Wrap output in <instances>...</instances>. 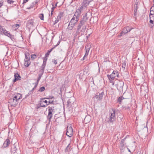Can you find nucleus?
Returning a JSON list of instances; mask_svg holds the SVG:
<instances>
[{
	"mask_svg": "<svg viewBox=\"0 0 154 154\" xmlns=\"http://www.w3.org/2000/svg\"><path fill=\"white\" fill-rule=\"evenodd\" d=\"M58 22L57 21V20H56L54 23V24H56Z\"/></svg>",
	"mask_w": 154,
	"mask_h": 154,
	"instance_id": "nucleus-61",
	"label": "nucleus"
},
{
	"mask_svg": "<svg viewBox=\"0 0 154 154\" xmlns=\"http://www.w3.org/2000/svg\"><path fill=\"white\" fill-rule=\"evenodd\" d=\"M14 79L13 81L14 83L16 81L21 80V77L20 76V75L18 74L17 72L15 73L14 75Z\"/></svg>",
	"mask_w": 154,
	"mask_h": 154,
	"instance_id": "nucleus-13",
	"label": "nucleus"
},
{
	"mask_svg": "<svg viewBox=\"0 0 154 154\" xmlns=\"http://www.w3.org/2000/svg\"><path fill=\"white\" fill-rule=\"evenodd\" d=\"M134 16H135L137 14H136L137 12H135V11H134Z\"/></svg>",
	"mask_w": 154,
	"mask_h": 154,
	"instance_id": "nucleus-62",
	"label": "nucleus"
},
{
	"mask_svg": "<svg viewBox=\"0 0 154 154\" xmlns=\"http://www.w3.org/2000/svg\"><path fill=\"white\" fill-rule=\"evenodd\" d=\"M73 131L71 125H69L67 127L66 135L68 137H71L73 135Z\"/></svg>",
	"mask_w": 154,
	"mask_h": 154,
	"instance_id": "nucleus-6",
	"label": "nucleus"
},
{
	"mask_svg": "<svg viewBox=\"0 0 154 154\" xmlns=\"http://www.w3.org/2000/svg\"><path fill=\"white\" fill-rule=\"evenodd\" d=\"M72 102L71 101V99H69L67 102V106L69 108L72 107Z\"/></svg>",
	"mask_w": 154,
	"mask_h": 154,
	"instance_id": "nucleus-24",
	"label": "nucleus"
},
{
	"mask_svg": "<svg viewBox=\"0 0 154 154\" xmlns=\"http://www.w3.org/2000/svg\"><path fill=\"white\" fill-rule=\"evenodd\" d=\"M122 107L123 109L125 110H129L130 109V106L129 105L123 106Z\"/></svg>",
	"mask_w": 154,
	"mask_h": 154,
	"instance_id": "nucleus-31",
	"label": "nucleus"
},
{
	"mask_svg": "<svg viewBox=\"0 0 154 154\" xmlns=\"http://www.w3.org/2000/svg\"><path fill=\"white\" fill-rule=\"evenodd\" d=\"M45 87L44 86L42 87L39 88L38 91L40 92H42L45 90Z\"/></svg>",
	"mask_w": 154,
	"mask_h": 154,
	"instance_id": "nucleus-36",
	"label": "nucleus"
},
{
	"mask_svg": "<svg viewBox=\"0 0 154 154\" xmlns=\"http://www.w3.org/2000/svg\"><path fill=\"white\" fill-rule=\"evenodd\" d=\"M124 140H122L120 142L119 147L120 149H122L124 146Z\"/></svg>",
	"mask_w": 154,
	"mask_h": 154,
	"instance_id": "nucleus-25",
	"label": "nucleus"
},
{
	"mask_svg": "<svg viewBox=\"0 0 154 154\" xmlns=\"http://www.w3.org/2000/svg\"><path fill=\"white\" fill-rule=\"evenodd\" d=\"M35 88H33L31 90H30V92H31V93L32 94V93L34 91V90L35 89Z\"/></svg>",
	"mask_w": 154,
	"mask_h": 154,
	"instance_id": "nucleus-56",
	"label": "nucleus"
},
{
	"mask_svg": "<svg viewBox=\"0 0 154 154\" xmlns=\"http://www.w3.org/2000/svg\"><path fill=\"white\" fill-rule=\"evenodd\" d=\"M75 25V24H73V23H70V22H69L68 25L67 29L69 30H72L73 28Z\"/></svg>",
	"mask_w": 154,
	"mask_h": 154,
	"instance_id": "nucleus-21",
	"label": "nucleus"
},
{
	"mask_svg": "<svg viewBox=\"0 0 154 154\" xmlns=\"http://www.w3.org/2000/svg\"><path fill=\"white\" fill-rule=\"evenodd\" d=\"M43 102L45 103H46L47 104L48 103V102L46 100H45Z\"/></svg>",
	"mask_w": 154,
	"mask_h": 154,
	"instance_id": "nucleus-59",
	"label": "nucleus"
},
{
	"mask_svg": "<svg viewBox=\"0 0 154 154\" xmlns=\"http://www.w3.org/2000/svg\"><path fill=\"white\" fill-rule=\"evenodd\" d=\"M35 88H33L31 90H30V92H31V93L32 94V93L34 91V90L35 89Z\"/></svg>",
	"mask_w": 154,
	"mask_h": 154,
	"instance_id": "nucleus-57",
	"label": "nucleus"
},
{
	"mask_svg": "<svg viewBox=\"0 0 154 154\" xmlns=\"http://www.w3.org/2000/svg\"><path fill=\"white\" fill-rule=\"evenodd\" d=\"M19 25L18 24H14L13 25L12 28L15 30L17 29L19 27Z\"/></svg>",
	"mask_w": 154,
	"mask_h": 154,
	"instance_id": "nucleus-28",
	"label": "nucleus"
},
{
	"mask_svg": "<svg viewBox=\"0 0 154 154\" xmlns=\"http://www.w3.org/2000/svg\"><path fill=\"white\" fill-rule=\"evenodd\" d=\"M110 115L109 121L110 122H112L116 120L115 112L116 110L114 109H112V112H110Z\"/></svg>",
	"mask_w": 154,
	"mask_h": 154,
	"instance_id": "nucleus-8",
	"label": "nucleus"
},
{
	"mask_svg": "<svg viewBox=\"0 0 154 154\" xmlns=\"http://www.w3.org/2000/svg\"><path fill=\"white\" fill-rule=\"evenodd\" d=\"M55 8V7L54 6V5L53 4H52V8L51 9V11H54Z\"/></svg>",
	"mask_w": 154,
	"mask_h": 154,
	"instance_id": "nucleus-50",
	"label": "nucleus"
},
{
	"mask_svg": "<svg viewBox=\"0 0 154 154\" xmlns=\"http://www.w3.org/2000/svg\"><path fill=\"white\" fill-rule=\"evenodd\" d=\"M13 98L14 99L16 100H17V101H18L19 100H18L17 99V96L16 95H15V94H14V95H13Z\"/></svg>",
	"mask_w": 154,
	"mask_h": 154,
	"instance_id": "nucleus-42",
	"label": "nucleus"
},
{
	"mask_svg": "<svg viewBox=\"0 0 154 154\" xmlns=\"http://www.w3.org/2000/svg\"><path fill=\"white\" fill-rule=\"evenodd\" d=\"M90 48V47H88V46H85V49L86 52H85V54L83 58V60H85V57H87L88 55V53H89V51Z\"/></svg>",
	"mask_w": 154,
	"mask_h": 154,
	"instance_id": "nucleus-16",
	"label": "nucleus"
},
{
	"mask_svg": "<svg viewBox=\"0 0 154 154\" xmlns=\"http://www.w3.org/2000/svg\"><path fill=\"white\" fill-rule=\"evenodd\" d=\"M28 0H23V3L22 4V5H23L24 4L26 3L27 2H28Z\"/></svg>",
	"mask_w": 154,
	"mask_h": 154,
	"instance_id": "nucleus-54",
	"label": "nucleus"
},
{
	"mask_svg": "<svg viewBox=\"0 0 154 154\" xmlns=\"http://www.w3.org/2000/svg\"><path fill=\"white\" fill-rule=\"evenodd\" d=\"M119 73L117 71H114L111 75H107V77L109 80L110 82L114 80L116 77H119Z\"/></svg>",
	"mask_w": 154,
	"mask_h": 154,
	"instance_id": "nucleus-4",
	"label": "nucleus"
},
{
	"mask_svg": "<svg viewBox=\"0 0 154 154\" xmlns=\"http://www.w3.org/2000/svg\"><path fill=\"white\" fill-rule=\"evenodd\" d=\"M52 62L55 65H56L57 63V60H55V59L52 60Z\"/></svg>",
	"mask_w": 154,
	"mask_h": 154,
	"instance_id": "nucleus-43",
	"label": "nucleus"
},
{
	"mask_svg": "<svg viewBox=\"0 0 154 154\" xmlns=\"http://www.w3.org/2000/svg\"><path fill=\"white\" fill-rule=\"evenodd\" d=\"M79 20V18H78V17H75L74 16H73V17L71 19V20H70V23H72L73 24H75V23H77V21Z\"/></svg>",
	"mask_w": 154,
	"mask_h": 154,
	"instance_id": "nucleus-17",
	"label": "nucleus"
},
{
	"mask_svg": "<svg viewBox=\"0 0 154 154\" xmlns=\"http://www.w3.org/2000/svg\"><path fill=\"white\" fill-rule=\"evenodd\" d=\"M17 97V98L19 100L22 97V95L20 93H15Z\"/></svg>",
	"mask_w": 154,
	"mask_h": 154,
	"instance_id": "nucleus-29",
	"label": "nucleus"
},
{
	"mask_svg": "<svg viewBox=\"0 0 154 154\" xmlns=\"http://www.w3.org/2000/svg\"><path fill=\"white\" fill-rule=\"evenodd\" d=\"M122 66L123 68L124 69L125 68L126 66V63L125 62H124L122 63Z\"/></svg>",
	"mask_w": 154,
	"mask_h": 154,
	"instance_id": "nucleus-45",
	"label": "nucleus"
},
{
	"mask_svg": "<svg viewBox=\"0 0 154 154\" xmlns=\"http://www.w3.org/2000/svg\"><path fill=\"white\" fill-rule=\"evenodd\" d=\"M85 8H83L81 9L80 6L79 7V9L76 10V11L75 13L74 16L75 17V16L76 17H78V18H79V17L81 14V10Z\"/></svg>",
	"mask_w": 154,
	"mask_h": 154,
	"instance_id": "nucleus-15",
	"label": "nucleus"
},
{
	"mask_svg": "<svg viewBox=\"0 0 154 154\" xmlns=\"http://www.w3.org/2000/svg\"><path fill=\"white\" fill-rule=\"evenodd\" d=\"M10 143V141L9 138H7L4 142L2 146L3 148H5L8 146Z\"/></svg>",
	"mask_w": 154,
	"mask_h": 154,
	"instance_id": "nucleus-14",
	"label": "nucleus"
},
{
	"mask_svg": "<svg viewBox=\"0 0 154 154\" xmlns=\"http://www.w3.org/2000/svg\"><path fill=\"white\" fill-rule=\"evenodd\" d=\"M30 57H28L26 54L25 55V58L24 59L25 63H24L25 66L28 67L30 65L31 62L30 61Z\"/></svg>",
	"mask_w": 154,
	"mask_h": 154,
	"instance_id": "nucleus-12",
	"label": "nucleus"
},
{
	"mask_svg": "<svg viewBox=\"0 0 154 154\" xmlns=\"http://www.w3.org/2000/svg\"><path fill=\"white\" fill-rule=\"evenodd\" d=\"M54 11H51V15L52 16L53 13Z\"/></svg>",
	"mask_w": 154,
	"mask_h": 154,
	"instance_id": "nucleus-60",
	"label": "nucleus"
},
{
	"mask_svg": "<svg viewBox=\"0 0 154 154\" xmlns=\"http://www.w3.org/2000/svg\"><path fill=\"white\" fill-rule=\"evenodd\" d=\"M88 20V17H87V13H86L83 16L82 19L81 20L82 21H83L85 23Z\"/></svg>",
	"mask_w": 154,
	"mask_h": 154,
	"instance_id": "nucleus-23",
	"label": "nucleus"
},
{
	"mask_svg": "<svg viewBox=\"0 0 154 154\" xmlns=\"http://www.w3.org/2000/svg\"><path fill=\"white\" fill-rule=\"evenodd\" d=\"M125 28L127 30V31H128V32H130V31L131 29V28L129 26H127Z\"/></svg>",
	"mask_w": 154,
	"mask_h": 154,
	"instance_id": "nucleus-40",
	"label": "nucleus"
},
{
	"mask_svg": "<svg viewBox=\"0 0 154 154\" xmlns=\"http://www.w3.org/2000/svg\"><path fill=\"white\" fill-rule=\"evenodd\" d=\"M44 70L43 69H41L39 71L38 75H42L44 72Z\"/></svg>",
	"mask_w": 154,
	"mask_h": 154,
	"instance_id": "nucleus-32",
	"label": "nucleus"
},
{
	"mask_svg": "<svg viewBox=\"0 0 154 154\" xmlns=\"http://www.w3.org/2000/svg\"><path fill=\"white\" fill-rule=\"evenodd\" d=\"M71 148V146H70V144L69 143L68 145L67 146L66 149L65 150V151L66 152H68L69 151L70 149Z\"/></svg>",
	"mask_w": 154,
	"mask_h": 154,
	"instance_id": "nucleus-27",
	"label": "nucleus"
},
{
	"mask_svg": "<svg viewBox=\"0 0 154 154\" xmlns=\"http://www.w3.org/2000/svg\"><path fill=\"white\" fill-rule=\"evenodd\" d=\"M38 0H36L31 3H30L29 4V5H27L26 8L28 9H30L32 8H33L34 7H37V3H38Z\"/></svg>",
	"mask_w": 154,
	"mask_h": 154,
	"instance_id": "nucleus-7",
	"label": "nucleus"
},
{
	"mask_svg": "<svg viewBox=\"0 0 154 154\" xmlns=\"http://www.w3.org/2000/svg\"><path fill=\"white\" fill-rule=\"evenodd\" d=\"M54 98V97L53 96H50L49 98H44V99H52Z\"/></svg>",
	"mask_w": 154,
	"mask_h": 154,
	"instance_id": "nucleus-49",
	"label": "nucleus"
},
{
	"mask_svg": "<svg viewBox=\"0 0 154 154\" xmlns=\"http://www.w3.org/2000/svg\"><path fill=\"white\" fill-rule=\"evenodd\" d=\"M112 85H114V82H112Z\"/></svg>",
	"mask_w": 154,
	"mask_h": 154,
	"instance_id": "nucleus-64",
	"label": "nucleus"
},
{
	"mask_svg": "<svg viewBox=\"0 0 154 154\" xmlns=\"http://www.w3.org/2000/svg\"><path fill=\"white\" fill-rule=\"evenodd\" d=\"M48 115L47 116V118L49 121V123L51 122V119L53 116V115L55 112V110L54 109V106H50L48 107Z\"/></svg>",
	"mask_w": 154,
	"mask_h": 154,
	"instance_id": "nucleus-3",
	"label": "nucleus"
},
{
	"mask_svg": "<svg viewBox=\"0 0 154 154\" xmlns=\"http://www.w3.org/2000/svg\"><path fill=\"white\" fill-rule=\"evenodd\" d=\"M39 17L40 18L41 20H44V14H39Z\"/></svg>",
	"mask_w": 154,
	"mask_h": 154,
	"instance_id": "nucleus-37",
	"label": "nucleus"
},
{
	"mask_svg": "<svg viewBox=\"0 0 154 154\" xmlns=\"http://www.w3.org/2000/svg\"><path fill=\"white\" fill-rule=\"evenodd\" d=\"M124 84V82L122 81H118L117 82V83L115 85L119 92H123Z\"/></svg>",
	"mask_w": 154,
	"mask_h": 154,
	"instance_id": "nucleus-5",
	"label": "nucleus"
},
{
	"mask_svg": "<svg viewBox=\"0 0 154 154\" xmlns=\"http://www.w3.org/2000/svg\"><path fill=\"white\" fill-rule=\"evenodd\" d=\"M56 20H57V21L58 22V21H59L60 19H58L57 18L56 19Z\"/></svg>",
	"mask_w": 154,
	"mask_h": 154,
	"instance_id": "nucleus-63",
	"label": "nucleus"
},
{
	"mask_svg": "<svg viewBox=\"0 0 154 154\" xmlns=\"http://www.w3.org/2000/svg\"><path fill=\"white\" fill-rule=\"evenodd\" d=\"M32 94V93H31V92H30V91H29L28 93L26 94L25 96V98H27L28 97H29L30 95Z\"/></svg>",
	"mask_w": 154,
	"mask_h": 154,
	"instance_id": "nucleus-44",
	"label": "nucleus"
},
{
	"mask_svg": "<svg viewBox=\"0 0 154 154\" xmlns=\"http://www.w3.org/2000/svg\"><path fill=\"white\" fill-rule=\"evenodd\" d=\"M53 101H49L48 102V103L47 104V105H48L50 104H53Z\"/></svg>",
	"mask_w": 154,
	"mask_h": 154,
	"instance_id": "nucleus-48",
	"label": "nucleus"
},
{
	"mask_svg": "<svg viewBox=\"0 0 154 154\" xmlns=\"http://www.w3.org/2000/svg\"><path fill=\"white\" fill-rule=\"evenodd\" d=\"M36 57V55L35 54H32L31 55V58L32 60H33Z\"/></svg>",
	"mask_w": 154,
	"mask_h": 154,
	"instance_id": "nucleus-41",
	"label": "nucleus"
},
{
	"mask_svg": "<svg viewBox=\"0 0 154 154\" xmlns=\"http://www.w3.org/2000/svg\"><path fill=\"white\" fill-rule=\"evenodd\" d=\"M8 103L11 106L15 107L18 103V101L12 98H10L8 101Z\"/></svg>",
	"mask_w": 154,
	"mask_h": 154,
	"instance_id": "nucleus-10",
	"label": "nucleus"
},
{
	"mask_svg": "<svg viewBox=\"0 0 154 154\" xmlns=\"http://www.w3.org/2000/svg\"><path fill=\"white\" fill-rule=\"evenodd\" d=\"M0 34L8 36L12 41H14L15 40L14 35L11 34L9 32L6 30L2 26H0Z\"/></svg>",
	"mask_w": 154,
	"mask_h": 154,
	"instance_id": "nucleus-1",
	"label": "nucleus"
},
{
	"mask_svg": "<svg viewBox=\"0 0 154 154\" xmlns=\"http://www.w3.org/2000/svg\"><path fill=\"white\" fill-rule=\"evenodd\" d=\"M7 2L8 4H13L14 2L12 0H7Z\"/></svg>",
	"mask_w": 154,
	"mask_h": 154,
	"instance_id": "nucleus-38",
	"label": "nucleus"
},
{
	"mask_svg": "<svg viewBox=\"0 0 154 154\" xmlns=\"http://www.w3.org/2000/svg\"><path fill=\"white\" fill-rule=\"evenodd\" d=\"M42 76L41 75H38V79L37 80V82H38H38H39V81L40 80V79H41V78L42 77Z\"/></svg>",
	"mask_w": 154,
	"mask_h": 154,
	"instance_id": "nucleus-47",
	"label": "nucleus"
},
{
	"mask_svg": "<svg viewBox=\"0 0 154 154\" xmlns=\"http://www.w3.org/2000/svg\"><path fill=\"white\" fill-rule=\"evenodd\" d=\"M17 150V148H16L15 146V144H14L13 145V147L12 148L11 151L13 153H15L16 152Z\"/></svg>",
	"mask_w": 154,
	"mask_h": 154,
	"instance_id": "nucleus-30",
	"label": "nucleus"
},
{
	"mask_svg": "<svg viewBox=\"0 0 154 154\" xmlns=\"http://www.w3.org/2000/svg\"><path fill=\"white\" fill-rule=\"evenodd\" d=\"M152 7L150 8V11L149 14V18L150 19L152 18L153 20H154V11L152 10Z\"/></svg>",
	"mask_w": 154,
	"mask_h": 154,
	"instance_id": "nucleus-20",
	"label": "nucleus"
},
{
	"mask_svg": "<svg viewBox=\"0 0 154 154\" xmlns=\"http://www.w3.org/2000/svg\"><path fill=\"white\" fill-rule=\"evenodd\" d=\"M61 17L60 16L58 15L57 17V18L60 20Z\"/></svg>",
	"mask_w": 154,
	"mask_h": 154,
	"instance_id": "nucleus-58",
	"label": "nucleus"
},
{
	"mask_svg": "<svg viewBox=\"0 0 154 154\" xmlns=\"http://www.w3.org/2000/svg\"><path fill=\"white\" fill-rule=\"evenodd\" d=\"M60 41H59L58 42H57V44L56 45H55V46H54V48H55L56 47H57V46L58 45H59V44H60Z\"/></svg>",
	"mask_w": 154,
	"mask_h": 154,
	"instance_id": "nucleus-53",
	"label": "nucleus"
},
{
	"mask_svg": "<svg viewBox=\"0 0 154 154\" xmlns=\"http://www.w3.org/2000/svg\"><path fill=\"white\" fill-rule=\"evenodd\" d=\"M128 32V31H127V29H126V28L125 27L123 28V31H122V32H121V35H122V33H127Z\"/></svg>",
	"mask_w": 154,
	"mask_h": 154,
	"instance_id": "nucleus-34",
	"label": "nucleus"
},
{
	"mask_svg": "<svg viewBox=\"0 0 154 154\" xmlns=\"http://www.w3.org/2000/svg\"><path fill=\"white\" fill-rule=\"evenodd\" d=\"M104 95V93L103 91L100 93H97L96 95L94 97V99H97L98 100H100L102 99L103 96Z\"/></svg>",
	"mask_w": 154,
	"mask_h": 154,
	"instance_id": "nucleus-11",
	"label": "nucleus"
},
{
	"mask_svg": "<svg viewBox=\"0 0 154 154\" xmlns=\"http://www.w3.org/2000/svg\"><path fill=\"white\" fill-rule=\"evenodd\" d=\"M148 26L150 28H152L154 26V24L150 23H149L148 25Z\"/></svg>",
	"mask_w": 154,
	"mask_h": 154,
	"instance_id": "nucleus-39",
	"label": "nucleus"
},
{
	"mask_svg": "<svg viewBox=\"0 0 154 154\" xmlns=\"http://www.w3.org/2000/svg\"><path fill=\"white\" fill-rule=\"evenodd\" d=\"M85 23L81 20L80 21V23L77 27V31L75 33L76 36L80 32H84L86 29V26L84 25Z\"/></svg>",
	"mask_w": 154,
	"mask_h": 154,
	"instance_id": "nucleus-2",
	"label": "nucleus"
},
{
	"mask_svg": "<svg viewBox=\"0 0 154 154\" xmlns=\"http://www.w3.org/2000/svg\"><path fill=\"white\" fill-rule=\"evenodd\" d=\"M150 20L149 21V23H151L152 24H154L153 22H154V20H153L152 18L150 19Z\"/></svg>",
	"mask_w": 154,
	"mask_h": 154,
	"instance_id": "nucleus-46",
	"label": "nucleus"
},
{
	"mask_svg": "<svg viewBox=\"0 0 154 154\" xmlns=\"http://www.w3.org/2000/svg\"><path fill=\"white\" fill-rule=\"evenodd\" d=\"M54 48V47L51 48V49L48 50L47 52L45 54V57H43V59H47V60L48 58V56L49 55L50 53L51 52V51L53 50V49Z\"/></svg>",
	"mask_w": 154,
	"mask_h": 154,
	"instance_id": "nucleus-18",
	"label": "nucleus"
},
{
	"mask_svg": "<svg viewBox=\"0 0 154 154\" xmlns=\"http://www.w3.org/2000/svg\"><path fill=\"white\" fill-rule=\"evenodd\" d=\"M134 11H135V12H137L138 8L137 6V4H136V3H135V4L134 5Z\"/></svg>",
	"mask_w": 154,
	"mask_h": 154,
	"instance_id": "nucleus-33",
	"label": "nucleus"
},
{
	"mask_svg": "<svg viewBox=\"0 0 154 154\" xmlns=\"http://www.w3.org/2000/svg\"><path fill=\"white\" fill-rule=\"evenodd\" d=\"M38 84V82H36L35 83V86H34V88H36V87H37Z\"/></svg>",
	"mask_w": 154,
	"mask_h": 154,
	"instance_id": "nucleus-51",
	"label": "nucleus"
},
{
	"mask_svg": "<svg viewBox=\"0 0 154 154\" xmlns=\"http://www.w3.org/2000/svg\"><path fill=\"white\" fill-rule=\"evenodd\" d=\"M47 106V105H42V103H40L38 107V108H40V107H45Z\"/></svg>",
	"mask_w": 154,
	"mask_h": 154,
	"instance_id": "nucleus-35",
	"label": "nucleus"
},
{
	"mask_svg": "<svg viewBox=\"0 0 154 154\" xmlns=\"http://www.w3.org/2000/svg\"><path fill=\"white\" fill-rule=\"evenodd\" d=\"M124 99L125 98L123 96H120L118 98L117 102L119 104H121L122 100Z\"/></svg>",
	"mask_w": 154,
	"mask_h": 154,
	"instance_id": "nucleus-26",
	"label": "nucleus"
},
{
	"mask_svg": "<svg viewBox=\"0 0 154 154\" xmlns=\"http://www.w3.org/2000/svg\"><path fill=\"white\" fill-rule=\"evenodd\" d=\"M34 22L32 20H30L28 21L27 23V26H29V28L32 27L34 24Z\"/></svg>",
	"mask_w": 154,
	"mask_h": 154,
	"instance_id": "nucleus-19",
	"label": "nucleus"
},
{
	"mask_svg": "<svg viewBox=\"0 0 154 154\" xmlns=\"http://www.w3.org/2000/svg\"><path fill=\"white\" fill-rule=\"evenodd\" d=\"M63 12H60L59 13L58 15L60 16L61 17H63Z\"/></svg>",
	"mask_w": 154,
	"mask_h": 154,
	"instance_id": "nucleus-52",
	"label": "nucleus"
},
{
	"mask_svg": "<svg viewBox=\"0 0 154 154\" xmlns=\"http://www.w3.org/2000/svg\"><path fill=\"white\" fill-rule=\"evenodd\" d=\"M3 5V2L2 1L0 2V8H1L2 5Z\"/></svg>",
	"mask_w": 154,
	"mask_h": 154,
	"instance_id": "nucleus-55",
	"label": "nucleus"
},
{
	"mask_svg": "<svg viewBox=\"0 0 154 154\" xmlns=\"http://www.w3.org/2000/svg\"><path fill=\"white\" fill-rule=\"evenodd\" d=\"M47 61V60L46 59H43V64L41 67V69H43L44 70L45 68L46 65Z\"/></svg>",
	"mask_w": 154,
	"mask_h": 154,
	"instance_id": "nucleus-22",
	"label": "nucleus"
},
{
	"mask_svg": "<svg viewBox=\"0 0 154 154\" xmlns=\"http://www.w3.org/2000/svg\"><path fill=\"white\" fill-rule=\"evenodd\" d=\"M93 0H84L82 3L80 5L81 9L85 8L89 3Z\"/></svg>",
	"mask_w": 154,
	"mask_h": 154,
	"instance_id": "nucleus-9",
	"label": "nucleus"
}]
</instances>
